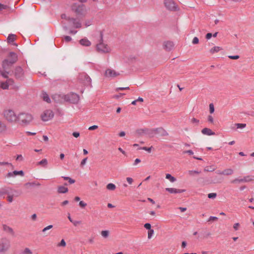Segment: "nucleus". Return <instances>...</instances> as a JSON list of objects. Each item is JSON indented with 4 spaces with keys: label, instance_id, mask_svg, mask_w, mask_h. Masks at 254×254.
I'll return each mask as SVG.
<instances>
[{
    "label": "nucleus",
    "instance_id": "nucleus-33",
    "mask_svg": "<svg viewBox=\"0 0 254 254\" xmlns=\"http://www.w3.org/2000/svg\"><path fill=\"white\" fill-rule=\"evenodd\" d=\"M37 164L38 165H41L44 167H46V166L48 164V161L46 159H43L41 161L38 162Z\"/></svg>",
    "mask_w": 254,
    "mask_h": 254
},
{
    "label": "nucleus",
    "instance_id": "nucleus-45",
    "mask_svg": "<svg viewBox=\"0 0 254 254\" xmlns=\"http://www.w3.org/2000/svg\"><path fill=\"white\" fill-rule=\"evenodd\" d=\"M9 165L12 168H13V167H14L12 165V164L10 163H8L7 162H0V165Z\"/></svg>",
    "mask_w": 254,
    "mask_h": 254
},
{
    "label": "nucleus",
    "instance_id": "nucleus-51",
    "mask_svg": "<svg viewBox=\"0 0 254 254\" xmlns=\"http://www.w3.org/2000/svg\"><path fill=\"white\" fill-rule=\"evenodd\" d=\"M144 228H145L146 229H147L148 230L151 229V226L150 223H145L144 225Z\"/></svg>",
    "mask_w": 254,
    "mask_h": 254
},
{
    "label": "nucleus",
    "instance_id": "nucleus-3",
    "mask_svg": "<svg viewBox=\"0 0 254 254\" xmlns=\"http://www.w3.org/2000/svg\"><path fill=\"white\" fill-rule=\"evenodd\" d=\"M61 98L65 101L73 104H77L79 101V96L73 92H70L66 95H63Z\"/></svg>",
    "mask_w": 254,
    "mask_h": 254
},
{
    "label": "nucleus",
    "instance_id": "nucleus-38",
    "mask_svg": "<svg viewBox=\"0 0 254 254\" xmlns=\"http://www.w3.org/2000/svg\"><path fill=\"white\" fill-rule=\"evenodd\" d=\"M237 128H243L246 127V124L237 123L235 124Z\"/></svg>",
    "mask_w": 254,
    "mask_h": 254
},
{
    "label": "nucleus",
    "instance_id": "nucleus-34",
    "mask_svg": "<svg viewBox=\"0 0 254 254\" xmlns=\"http://www.w3.org/2000/svg\"><path fill=\"white\" fill-rule=\"evenodd\" d=\"M11 193L14 197H18L21 194V192L11 188Z\"/></svg>",
    "mask_w": 254,
    "mask_h": 254
},
{
    "label": "nucleus",
    "instance_id": "nucleus-1",
    "mask_svg": "<svg viewBox=\"0 0 254 254\" xmlns=\"http://www.w3.org/2000/svg\"><path fill=\"white\" fill-rule=\"evenodd\" d=\"M33 119V117L31 114L28 113H20L17 115L16 122L22 126H26L32 121Z\"/></svg>",
    "mask_w": 254,
    "mask_h": 254
},
{
    "label": "nucleus",
    "instance_id": "nucleus-28",
    "mask_svg": "<svg viewBox=\"0 0 254 254\" xmlns=\"http://www.w3.org/2000/svg\"><path fill=\"white\" fill-rule=\"evenodd\" d=\"M15 35L13 34H9V35L7 38V42L9 43H11L14 42L15 40Z\"/></svg>",
    "mask_w": 254,
    "mask_h": 254
},
{
    "label": "nucleus",
    "instance_id": "nucleus-43",
    "mask_svg": "<svg viewBox=\"0 0 254 254\" xmlns=\"http://www.w3.org/2000/svg\"><path fill=\"white\" fill-rule=\"evenodd\" d=\"M154 234V230L153 229H150L148 231V238L150 239L153 234Z\"/></svg>",
    "mask_w": 254,
    "mask_h": 254
},
{
    "label": "nucleus",
    "instance_id": "nucleus-42",
    "mask_svg": "<svg viewBox=\"0 0 254 254\" xmlns=\"http://www.w3.org/2000/svg\"><path fill=\"white\" fill-rule=\"evenodd\" d=\"M209 112L210 114H212L214 112V107L212 103L209 104Z\"/></svg>",
    "mask_w": 254,
    "mask_h": 254
},
{
    "label": "nucleus",
    "instance_id": "nucleus-57",
    "mask_svg": "<svg viewBox=\"0 0 254 254\" xmlns=\"http://www.w3.org/2000/svg\"><path fill=\"white\" fill-rule=\"evenodd\" d=\"M218 220V218L217 217H215V216H210L208 220V221H214V220Z\"/></svg>",
    "mask_w": 254,
    "mask_h": 254
},
{
    "label": "nucleus",
    "instance_id": "nucleus-41",
    "mask_svg": "<svg viewBox=\"0 0 254 254\" xmlns=\"http://www.w3.org/2000/svg\"><path fill=\"white\" fill-rule=\"evenodd\" d=\"M14 197L12 193H9L7 196V201L9 202H11L13 201V198Z\"/></svg>",
    "mask_w": 254,
    "mask_h": 254
},
{
    "label": "nucleus",
    "instance_id": "nucleus-13",
    "mask_svg": "<svg viewBox=\"0 0 254 254\" xmlns=\"http://www.w3.org/2000/svg\"><path fill=\"white\" fill-rule=\"evenodd\" d=\"M223 178L218 177V176L214 175L209 178L208 181L210 184H219L223 181Z\"/></svg>",
    "mask_w": 254,
    "mask_h": 254
},
{
    "label": "nucleus",
    "instance_id": "nucleus-53",
    "mask_svg": "<svg viewBox=\"0 0 254 254\" xmlns=\"http://www.w3.org/2000/svg\"><path fill=\"white\" fill-rule=\"evenodd\" d=\"M229 58L232 60H237L240 57L238 55H235V56H229Z\"/></svg>",
    "mask_w": 254,
    "mask_h": 254
},
{
    "label": "nucleus",
    "instance_id": "nucleus-18",
    "mask_svg": "<svg viewBox=\"0 0 254 254\" xmlns=\"http://www.w3.org/2000/svg\"><path fill=\"white\" fill-rule=\"evenodd\" d=\"M11 188L4 187L0 189V196H2L4 194H8L11 193Z\"/></svg>",
    "mask_w": 254,
    "mask_h": 254
},
{
    "label": "nucleus",
    "instance_id": "nucleus-19",
    "mask_svg": "<svg viewBox=\"0 0 254 254\" xmlns=\"http://www.w3.org/2000/svg\"><path fill=\"white\" fill-rule=\"evenodd\" d=\"M2 226V229L4 231H5L6 233L11 235L12 236H14L15 233L13 229L11 227H10L9 226L5 224H3Z\"/></svg>",
    "mask_w": 254,
    "mask_h": 254
},
{
    "label": "nucleus",
    "instance_id": "nucleus-25",
    "mask_svg": "<svg viewBox=\"0 0 254 254\" xmlns=\"http://www.w3.org/2000/svg\"><path fill=\"white\" fill-rule=\"evenodd\" d=\"M68 191V188L64 186H59L58 188V192L59 193H65Z\"/></svg>",
    "mask_w": 254,
    "mask_h": 254
},
{
    "label": "nucleus",
    "instance_id": "nucleus-56",
    "mask_svg": "<svg viewBox=\"0 0 254 254\" xmlns=\"http://www.w3.org/2000/svg\"><path fill=\"white\" fill-rule=\"evenodd\" d=\"M152 147H143L141 148V149L142 150H145V151H147L149 152H151V149H152Z\"/></svg>",
    "mask_w": 254,
    "mask_h": 254
},
{
    "label": "nucleus",
    "instance_id": "nucleus-59",
    "mask_svg": "<svg viewBox=\"0 0 254 254\" xmlns=\"http://www.w3.org/2000/svg\"><path fill=\"white\" fill-rule=\"evenodd\" d=\"M72 224L75 226H77L78 225L80 224L81 223V221H74L71 222Z\"/></svg>",
    "mask_w": 254,
    "mask_h": 254
},
{
    "label": "nucleus",
    "instance_id": "nucleus-55",
    "mask_svg": "<svg viewBox=\"0 0 254 254\" xmlns=\"http://www.w3.org/2000/svg\"><path fill=\"white\" fill-rule=\"evenodd\" d=\"M7 6L6 5H4L0 3V11L2 9H5L7 8Z\"/></svg>",
    "mask_w": 254,
    "mask_h": 254
},
{
    "label": "nucleus",
    "instance_id": "nucleus-63",
    "mask_svg": "<svg viewBox=\"0 0 254 254\" xmlns=\"http://www.w3.org/2000/svg\"><path fill=\"white\" fill-rule=\"evenodd\" d=\"M87 160V158H85L84 159H83L81 162V164H80V165L81 166H83L85 164L86 162V161Z\"/></svg>",
    "mask_w": 254,
    "mask_h": 254
},
{
    "label": "nucleus",
    "instance_id": "nucleus-31",
    "mask_svg": "<svg viewBox=\"0 0 254 254\" xmlns=\"http://www.w3.org/2000/svg\"><path fill=\"white\" fill-rule=\"evenodd\" d=\"M106 188L110 190H114L116 188V186L113 183H109L107 185Z\"/></svg>",
    "mask_w": 254,
    "mask_h": 254
},
{
    "label": "nucleus",
    "instance_id": "nucleus-48",
    "mask_svg": "<svg viewBox=\"0 0 254 254\" xmlns=\"http://www.w3.org/2000/svg\"><path fill=\"white\" fill-rule=\"evenodd\" d=\"M198 42H199L198 38L196 37H194L192 40V43L193 44H197L198 43Z\"/></svg>",
    "mask_w": 254,
    "mask_h": 254
},
{
    "label": "nucleus",
    "instance_id": "nucleus-14",
    "mask_svg": "<svg viewBox=\"0 0 254 254\" xmlns=\"http://www.w3.org/2000/svg\"><path fill=\"white\" fill-rule=\"evenodd\" d=\"M119 75V73L111 69H107L105 72V76L107 77H115Z\"/></svg>",
    "mask_w": 254,
    "mask_h": 254
},
{
    "label": "nucleus",
    "instance_id": "nucleus-37",
    "mask_svg": "<svg viewBox=\"0 0 254 254\" xmlns=\"http://www.w3.org/2000/svg\"><path fill=\"white\" fill-rule=\"evenodd\" d=\"M13 174H14V176H16V175H20L21 176H24V172L22 170L14 171H13Z\"/></svg>",
    "mask_w": 254,
    "mask_h": 254
},
{
    "label": "nucleus",
    "instance_id": "nucleus-54",
    "mask_svg": "<svg viewBox=\"0 0 254 254\" xmlns=\"http://www.w3.org/2000/svg\"><path fill=\"white\" fill-rule=\"evenodd\" d=\"M208 121L211 124H213L214 123L213 118L212 117V116L209 115L208 116Z\"/></svg>",
    "mask_w": 254,
    "mask_h": 254
},
{
    "label": "nucleus",
    "instance_id": "nucleus-36",
    "mask_svg": "<svg viewBox=\"0 0 254 254\" xmlns=\"http://www.w3.org/2000/svg\"><path fill=\"white\" fill-rule=\"evenodd\" d=\"M62 178H63L64 180L68 181L70 184H74L75 182V181L74 180L71 179V178H70L69 177L63 176Z\"/></svg>",
    "mask_w": 254,
    "mask_h": 254
},
{
    "label": "nucleus",
    "instance_id": "nucleus-46",
    "mask_svg": "<svg viewBox=\"0 0 254 254\" xmlns=\"http://www.w3.org/2000/svg\"><path fill=\"white\" fill-rule=\"evenodd\" d=\"M58 246L59 247H65L66 246V243L64 239H62Z\"/></svg>",
    "mask_w": 254,
    "mask_h": 254
},
{
    "label": "nucleus",
    "instance_id": "nucleus-39",
    "mask_svg": "<svg viewBox=\"0 0 254 254\" xmlns=\"http://www.w3.org/2000/svg\"><path fill=\"white\" fill-rule=\"evenodd\" d=\"M109 232L108 230H104L101 232V235L104 238H107L109 236Z\"/></svg>",
    "mask_w": 254,
    "mask_h": 254
},
{
    "label": "nucleus",
    "instance_id": "nucleus-10",
    "mask_svg": "<svg viewBox=\"0 0 254 254\" xmlns=\"http://www.w3.org/2000/svg\"><path fill=\"white\" fill-rule=\"evenodd\" d=\"M164 4L166 7L172 11L177 10V7L173 0H164Z\"/></svg>",
    "mask_w": 254,
    "mask_h": 254
},
{
    "label": "nucleus",
    "instance_id": "nucleus-62",
    "mask_svg": "<svg viewBox=\"0 0 254 254\" xmlns=\"http://www.w3.org/2000/svg\"><path fill=\"white\" fill-rule=\"evenodd\" d=\"M14 176V174H13V172H8L6 175V177L7 178H10V177H13Z\"/></svg>",
    "mask_w": 254,
    "mask_h": 254
},
{
    "label": "nucleus",
    "instance_id": "nucleus-52",
    "mask_svg": "<svg viewBox=\"0 0 254 254\" xmlns=\"http://www.w3.org/2000/svg\"><path fill=\"white\" fill-rule=\"evenodd\" d=\"M191 122L193 124H196L197 125L198 124L199 121L194 118H193L191 119Z\"/></svg>",
    "mask_w": 254,
    "mask_h": 254
},
{
    "label": "nucleus",
    "instance_id": "nucleus-12",
    "mask_svg": "<svg viewBox=\"0 0 254 254\" xmlns=\"http://www.w3.org/2000/svg\"><path fill=\"white\" fill-rule=\"evenodd\" d=\"M253 179L251 178L249 176H245L242 179L236 178L231 181L232 184L240 183L243 182H249L252 181Z\"/></svg>",
    "mask_w": 254,
    "mask_h": 254
},
{
    "label": "nucleus",
    "instance_id": "nucleus-21",
    "mask_svg": "<svg viewBox=\"0 0 254 254\" xmlns=\"http://www.w3.org/2000/svg\"><path fill=\"white\" fill-rule=\"evenodd\" d=\"M12 65L13 64L10 63L8 59H4L2 62V67L3 69H7L12 66Z\"/></svg>",
    "mask_w": 254,
    "mask_h": 254
},
{
    "label": "nucleus",
    "instance_id": "nucleus-8",
    "mask_svg": "<svg viewBox=\"0 0 254 254\" xmlns=\"http://www.w3.org/2000/svg\"><path fill=\"white\" fill-rule=\"evenodd\" d=\"M10 246V241L6 238H2L0 239V252H4L7 251Z\"/></svg>",
    "mask_w": 254,
    "mask_h": 254
},
{
    "label": "nucleus",
    "instance_id": "nucleus-9",
    "mask_svg": "<svg viewBox=\"0 0 254 254\" xmlns=\"http://www.w3.org/2000/svg\"><path fill=\"white\" fill-rule=\"evenodd\" d=\"M54 114L51 110H47L41 115V119L43 121H48L53 118Z\"/></svg>",
    "mask_w": 254,
    "mask_h": 254
},
{
    "label": "nucleus",
    "instance_id": "nucleus-16",
    "mask_svg": "<svg viewBox=\"0 0 254 254\" xmlns=\"http://www.w3.org/2000/svg\"><path fill=\"white\" fill-rule=\"evenodd\" d=\"M8 58H10L9 61L11 64H14L18 60L17 55L13 52H11L8 54Z\"/></svg>",
    "mask_w": 254,
    "mask_h": 254
},
{
    "label": "nucleus",
    "instance_id": "nucleus-30",
    "mask_svg": "<svg viewBox=\"0 0 254 254\" xmlns=\"http://www.w3.org/2000/svg\"><path fill=\"white\" fill-rule=\"evenodd\" d=\"M43 99L47 103H50L51 99L49 95L46 92H43Z\"/></svg>",
    "mask_w": 254,
    "mask_h": 254
},
{
    "label": "nucleus",
    "instance_id": "nucleus-64",
    "mask_svg": "<svg viewBox=\"0 0 254 254\" xmlns=\"http://www.w3.org/2000/svg\"><path fill=\"white\" fill-rule=\"evenodd\" d=\"M127 181L129 184H131L133 182V179L130 177L127 178Z\"/></svg>",
    "mask_w": 254,
    "mask_h": 254
},
{
    "label": "nucleus",
    "instance_id": "nucleus-44",
    "mask_svg": "<svg viewBox=\"0 0 254 254\" xmlns=\"http://www.w3.org/2000/svg\"><path fill=\"white\" fill-rule=\"evenodd\" d=\"M217 196V194L216 193H210L208 194V197L209 198H215Z\"/></svg>",
    "mask_w": 254,
    "mask_h": 254
},
{
    "label": "nucleus",
    "instance_id": "nucleus-6",
    "mask_svg": "<svg viewBox=\"0 0 254 254\" xmlns=\"http://www.w3.org/2000/svg\"><path fill=\"white\" fill-rule=\"evenodd\" d=\"M79 79L85 86H89L90 87H92L91 84V78L86 73L83 72L80 73L79 75Z\"/></svg>",
    "mask_w": 254,
    "mask_h": 254
},
{
    "label": "nucleus",
    "instance_id": "nucleus-49",
    "mask_svg": "<svg viewBox=\"0 0 254 254\" xmlns=\"http://www.w3.org/2000/svg\"><path fill=\"white\" fill-rule=\"evenodd\" d=\"M79 205L81 208H84L87 205V203L83 201H80L79 203Z\"/></svg>",
    "mask_w": 254,
    "mask_h": 254
},
{
    "label": "nucleus",
    "instance_id": "nucleus-40",
    "mask_svg": "<svg viewBox=\"0 0 254 254\" xmlns=\"http://www.w3.org/2000/svg\"><path fill=\"white\" fill-rule=\"evenodd\" d=\"M32 252L29 248H25V250L21 253L20 254H32Z\"/></svg>",
    "mask_w": 254,
    "mask_h": 254
},
{
    "label": "nucleus",
    "instance_id": "nucleus-4",
    "mask_svg": "<svg viewBox=\"0 0 254 254\" xmlns=\"http://www.w3.org/2000/svg\"><path fill=\"white\" fill-rule=\"evenodd\" d=\"M97 50L102 53H107L111 51V48L107 44L103 43V34L100 32V42L96 46Z\"/></svg>",
    "mask_w": 254,
    "mask_h": 254
},
{
    "label": "nucleus",
    "instance_id": "nucleus-27",
    "mask_svg": "<svg viewBox=\"0 0 254 254\" xmlns=\"http://www.w3.org/2000/svg\"><path fill=\"white\" fill-rule=\"evenodd\" d=\"M223 175L229 176V175H231L233 174L234 171L233 169H230V168L226 169L223 171Z\"/></svg>",
    "mask_w": 254,
    "mask_h": 254
},
{
    "label": "nucleus",
    "instance_id": "nucleus-29",
    "mask_svg": "<svg viewBox=\"0 0 254 254\" xmlns=\"http://www.w3.org/2000/svg\"><path fill=\"white\" fill-rule=\"evenodd\" d=\"M6 69L2 70L0 68V74L4 78H8V74H9L8 71H5Z\"/></svg>",
    "mask_w": 254,
    "mask_h": 254
},
{
    "label": "nucleus",
    "instance_id": "nucleus-47",
    "mask_svg": "<svg viewBox=\"0 0 254 254\" xmlns=\"http://www.w3.org/2000/svg\"><path fill=\"white\" fill-rule=\"evenodd\" d=\"M53 227V226L52 225H50L46 227H45L43 230V232H45L46 231L50 230V229L52 228Z\"/></svg>",
    "mask_w": 254,
    "mask_h": 254
},
{
    "label": "nucleus",
    "instance_id": "nucleus-20",
    "mask_svg": "<svg viewBox=\"0 0 254 254\" xmlns=\"http://www.w3.org/2000/svg\"><path fill=\"white\" fill-rule=\"evenodd\" d=\"M165 190L171 193H180L184 192L186 191L185 190L177 189L175 188H166Z\"/></svg>",
    "mask_w": 254,
    "mask_h": 254
},
{
    "label": "nucleus",
    "instance_id": "nucleus-35",
    "mask_svg": "<svg viewBox=\"0 0 254 254\" xmlns=\"http://www.w3.org/2000/svg\"><path fill=\"white\" fill-rule=\"evenodd\" d=\"M166 178L167 179H168L170 180V181L172 183H173L174 182H175L176 181V178H175L174 177L172 176L171 175H170V174H167L166 175Z\"/></svg>",
    "mask_w": 254,
    "mask_h": 254
},
{
    "label": "nucleus",
    "instance_id": "nucleus-26",
    "mask_svg": "<svg viewBox=\"0 0 254 254\" xmlns=\"http://www.w3.org/2000/svg\"><path fill=\"white\" fill-rule=\"evenodd\" d=\"M222 48L219 46H214L210 50V53L211 54H213L216 53H218L220 51L222 50Z\"/></svg>",
    "mask_w": 254,
    "mask_h": 254
},
{
    "label": "nucleus",
    "instance_id": "nucleus-22",
    "mask_svg": "<svg viewBox=\"0 0 254 254\" xmlns=\"http://www.w3.org/2000/svg\"><path fill=\"white\" fill-rule=\"evenodd\" d=\"M201 132L202 134L207 135H213L215 134V133L212 131L211 129L207 127L203 128L201 130Z\"/></svg>",
    "mask_w": 254,
    "mask_h": 254
},
{
    "label": "nucleus",
    "instance_id": "nucleus-2",
    "mask_svg": "<svg viewBox=\"0 0 254 254\" xmlns=\"http://www.w3.org/2000/svg\"><path fill=\"white\" fill-rule=\"evenodd\" d=\"M71 8L72 11L75 12L77 15L84 16L86 13V8L83 4L74 3L72 4Z\"/></svg>",
    "mask_w": 254,
    "mask_h": 254
},
{
    "label": "nucleus",
    "instance_id": "nucleus-11",
    "mask_svg": "<svg viewBox=\"0 0 254 254\" xmlns=\"http://www.w3.org/2000/svg\"><path fill=\"white\" fill-rule=\"evenodd\" d=\"M24 75V71L21 66H16L14 69V76L17 79H21Z\"/></svg>",
    "mask_w": 254,
    "mask_h": 254
},
{
    "label": "nucleus",
    "instance_id": "nucleus-60",
    "mask_svg": "<svg viewBox=\"0 0 254 254\" xmlns=\"http://www.w3.org/2000/svg\"><path fill=\"white\" fill-rule=\"evenodd\" d=\"M212 36V34L211 33H208L205 36V38L207 40L210 39Z\"/></svg>",
    "mask_w": 254,
    "mask_h": 254
},
{
    "label": "nucleus",
    "instance_id": "nucleus-23",
    "mask_svg": "<svg viewBox=\"0 0 254 254\" xmlns=\"http://www.w3.org/2000/svg\"><path fill=\"white\" fill-rule=\"evenodd\" d=\"M79 43L83 46L89 47L91 45V43L87 38H84L79 41Z\"/></svg>",
    "mask_w": 254,
    "mask_h": 254
},
{
    "label": "nucleus",
    "instance_id": "nucleus-15",
    "mask_svg": "<svg viewBox=\"0 0 254 254\" xmlns=\"http://www.w3.org/2000/svg\"><path fill=\"white\" fill-rule=\"evenodd\" d=\"M67 20L72 22L73 26L76 28H79L81 27V23L79 20H77L76 18L68 17Z\"/></svg>",
    "mask_w": 254,
    "mask_h": 254
},
{
    "label": "nucleus",
    "instance_id": "nucleus-17",
    "mask_svg": "<svg viewBox=\"0 0 254 254\" xmlns=\"http://www.w3.org/2000/svg\"><path fill=\"white\" fill-rule=\"evenodd\" d=\"M163 46L165 50L170 51L173 49L174 44L173 42L168 41L164 42Z\"/></svg>",
    "mask_w": 254,
    "mask_h": 254
},
{
    "label": "nucleus",
    "instance_id": "nucleus-7",
    "mask_svg": "<svg viewBox=\"0 0 254 254\" xmlns=\"http://www.w3.org/2000/svg\"><path fill=\"white\" fill-rule=\"evenodd\" d=\"M156 134H159L161 136H166L169 135L167 131L162 127L154 128L152 129L149 133L150 137H152Z\"/></svg>",
    "mask_w": 254,
    "mask_h": 254
},
{
    "label": "nucleus",
    "instance_id": "nucleus-5",
    "mask_svg": "<svg viewBox=\"0 0 254 254\" xmlns=\"http://www.w3.org/2000/svg\"><path fill=\"white\" fill-rule=\"evenodd\" d=\"M4 117L9 122H16L17 120V116L12 110H6L3 113Z\"/></svg>",
    "mask_w": 254,
    "mask_h": 254
},
{
    "label": "nucleus",
    "instance_id": "nucleus-58",
    "mask_svg": "<svg viewBox=\"0 0 254 254\" xmlns=\"http://www.w3.org/2000/svg\"><path fill=\"white\" fill-rule=\"evenodd\" d=\"M98 127L96 125H94L92 126H91L89 127L88 129L90 130H92L97 129Z\"/></svg>",
    "mask_w": 254,
    "mask_h": 254
},
{
    "label": "nucleus",
    "instance_id": "nucleus-61",
    "mask_svg": "<svg viewBox=\"0 0 254 254\" xmlns=\"http://www.w3.org/2000/svg\"><path fill=\"white\" fill-rule=\"evenodd\" d=\"M64 40L66 42H68L71 40V38L69 36H64Z\"/></svg>",
    "mask_w": 254,
    "mask_h": 254
},
{
    "label": "nucleus",
    "instance_id": "nucleus-32",
    "mask_svg": "<svg viewBox=\"0 0 254 254\" xmlns=\"http://www.w3.org/2000/svg\"><path fill=\"white\" fill-rule=\"evenodd\" d=\"M0 87L3 89H8L9 87V84H8L7 81L1 82Z\"/></svg>",
    "mask_w": 254,
    "mask_h": 254
},
{
    "label": "nucleus",
    "instance_id": "nucleus-50",
    "mask_svg": "<svg viewBox=\"0 0 254 254\" xmlns=\"http://www.w3.org/2000/svg\"><path fill=\"white\" fill-rule=\"evenodd\" d=\"M129 89V87H118L116 89V91H118L119 90H128Z\"/></svg>",
    "mask_w": 254,
    "mask_h": 254
},
{
    "label": "nucleus",
    "instance_id": "nucleus-24",
    "mask_svg": "<svg viewBox=\"0 0 254 254\" xmlns=\"http://www.w3.org/2000/svg\"><path fill=\"white\" fill-rule=\"evenodd\" d=\"M7 130V126L2 121L0 120V133H4Z\"/></svg>",
    "mask_w": 254,
    "mask_h": 254
}]
</instances>
